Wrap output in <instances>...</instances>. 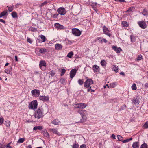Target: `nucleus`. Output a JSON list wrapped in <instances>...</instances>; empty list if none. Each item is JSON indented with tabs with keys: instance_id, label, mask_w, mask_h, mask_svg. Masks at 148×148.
<instances>
[{
	"instance_id": "nucleus-52",
	"label": "nucleus",
	"mask_w": 148,
	"mask_h": 148,
	"mask_svg": "<svg viewBox=\"0 0 148 148\" xmlns=\"http://www.w3.org/2000/svg\"><path fill=\"white\" fill-rule=\"evenodd\" d=\"M86 147L85 144H83L82 145L80 146V148H86Z\"/></svg>"
},
{
	"instance_id": "nucleus-38",
	"label": "nucleus",
	"mask_w": 148,
	"mask_h": 148,
	"mask_svg": "<svg viewBox=\"0 0 148 148\" xmlns=\"http://www.w3.org/2000/svg\"><path fill=\"white\" fill-rule=\"evenodd\" d=\"M11 15L14 18H15L17 17V13L15 12H13L11 14Z\"/></svg>"
},
{
	"instance_id": "nucleus-46",
	"label": "nucleus",
	"mask_w": 148,
	"mask_h": 148,
	"mask_svg": "<svg viewBox=\"0 0 148 148\" xmlns=\"http://www.w3.org/2000/svg\"><path fill=\"white\" fill-rule=\"evenodd\" d=\"M56 73V71L53 70L49 72L50 74L52 76H54Z\"/></svg>"
},
{
	"instance_id": "nucleus-19",
	"label": "nucleus",
	"mask_w": 148,
	"mask_h": 148,
	"mask_svg": "<svg viewBox=\"0 0 148 148\" xmlns=\"http://www.w3.org/2000/svg\"><path fill=\"white\" fill-rule=\"evenodd\" d=\"M55 47L56 49L57 50H61L62 48V45L61 44L58 43L55 45Z\"/></svg>"
},
{
	"instance_id": "nucleus-27",
	"label": "nucleus",
	"mask_w": 148,
	"mask_h": 148,
	"mask_svg": "<svg viewBox=\"0 0 148 148\" xmlns=\"http://www.w3.org/2000/svg\"><path fill=\"white\" fill-rule=\"evenodd\" d=\"M112 69L113 71H114L115 72L117 73L118 72V67L117 66L113 65L112 66Z\"/></svg>"
},
{
	"instance_id": "nucleus-18",
	"label": "nucleus",
	"mask_w": 148,
	"mask_h": 148,
	"mask_svg": "<svg viewBox=\"0 0 148 148\" xmlns=\"http://www.w3.org/2000/svg\"><path fill=\"white\" fill-rule=\"evenodd\" d=\"M54 26L55 27L58 29H63L64 28V27L63 25L58 23H56L54 25Z\"/></svg>"
},
{
	"instance_id": "nucleus-32",
	"label": "nucleus",
	"mask_w": 148,
	"mask_h": 148,
	"mask_svg": "<svg viewBox=\"0 0 148 148\" xmlns=\"http://www.w3.org/2000/svg\"><path fill=\"white\" fill-rule=\"evenodd\" d=\"M25 140L24 138H20L18 141L17 143H22L25 141Z\"/></svg>"
},
{
	"instance_id": "nucleus-51",
	"label": "nucleus",
	"mask_w": 148,
	"mask_h": 148,
	"mask_svg": "<svg viewBox=\"0 0 148 148\" xmlns=\"http://www.w3.org/2000/svg\"><path fill=\"white\" fill-rule=\"evenodd\" d=\"M4 121V119L3 118L1 117L0 118V125H1L3 123Z\"/></svg>"
},
{
	"instance_id": "nucleus-40",
	"label": "nucleus",
	"mask_w": 148,
	"mask_h": 148,
	"mask_svg": "<svg viewBox=\"0 0 148 148\" xmlns=\"http://www.w3.org/2000/svg\"><path fill=\"white\" fill-rule=\"evenodd\" d=\"M143 127L145 129L148 128V121H146L143 125Z\"/></svg>"
},
{
	"instance_id": "nucleus-62",
	"label": "nucleus",
	"mask_w": 148,
	"mask_h": 148,
	"mask_svg": "<svg viewBox=\"0 0 148 148\" xmlns=\"http://www.w3.org/2000/svg\"><path fill=\"white\" fill-rule=\"evenodd\" d=\"M133 103L135 105H136L137 106L139 104L138 102H133Z\"/></svg>"
},
{
	"instance_id": "nucleus-12",
	"label": "nucleus",
	"mask_w": 148,
	"mask_h": 148,
	"mask_svg": "<svg viewBox=\"0 0 148 148\" xmlns=\"http://www.w3.org/2000/svg\"><path fill=\"white\" fill-rule=\"evenodd\" d=\"M138 24L139 26L143 29H145L147 27V25L144 21H140L138 22Z\"/></svg>"
},
{
	"instance_id": "nucleus-11",
	"label": "nucleus",
	"mask_w": 148,
	"mask_h": 148,
	"mask_svg": "<svg viewBox=\"0 0 148 148\" xmlns=\"http://www.w3.org/2000/svg\"><path fill=\"white\" fill-rule=\"evenodd\" d=\"M78 112L80 114L82 117H86L87 115V112L84 110H79L78 111Z\"/></svg>"
},
{
	"instance_id": "nucleus-25",
	"label": "nucleus",
	"mask_w": 148,
	"mask_h": 148,
	"mask_svg": "<svg viewBox=\"0 0 148 148\" xmlns=\"http://www.w3.org/2000/svg\"><path fill=\"white\" fill-rule=\"evenodd\" d=\"M42 129L43 127L42 126H38L34 127L33 129V130H42Z\"/></svg>"
},
{
	"instance_id": "nucleus-24",
	"label": "nucleus",
	"mask_w": 148,
	"mask_h": 148,
	"mask_svg": "<svg viewBox=\"0 0 148 148\" xmlns=\"http://www.w3.org/2000/svg\"><path fill=\"white\" fill-rule=\"evenodd\" d=\"M4 72L7 74H9L10 75L12 74V72L11 71V68L9 69H6L5 70Z\"/></svg>"
},
{
	"instance_id": "nucleus-48",
	"label": "nucleus",
	"mask_w": 148,
	"mask_h": 148,
	"mask_svg": "<svg viewBox=\"0 0 148 148\" xmlns=\"http://www.w3.org/2000/svg\"><path fill=\"white\" fill-rule=\"evenodd\" d=\"M29 31H31L32 32H35L37 30L36 29L32 27H30L29 28Z\"/></svg>"
},
{
	"instance_id": "nucleus-10",
	"label": "nucleus",
	"mask_w": 148,
	"mask_h": 148,
	"mask_svg": "<svg viewBox=\"0 0 148 148\" xmlns=\"http://www.w3.org/2000/svg\"><path fill=\"white\" fill-rule=\"evenodd\" d=\"M77 70L75 69H73L71 70L70 72V77L72 79L75 75Z\"/></svg>"
},
{
	"instance_id": "nucleus-1",
	"label": "nucleus",
	"mask_w": 148,
	"mask_h": 148,
	"mask_svg": "<svg viewBox=\"0 0 148 148\" xmlns=\"http://www.w3.org/2000/svg\"><path fill=\"white\" fill-rule=\"evenodd\" d=\"M43 116L42 109L40 108L36 110L34 114V117L37 118L38 119L42 118Z\"/></svg>"
},
{
	"instance_id": "nucleus-39",
	"label": "nucleus",
	"mask_w": 148,
	"mask_h": 148,
	"mask_svg": "<svg viewBox=\"0 0 148 148\" xmlns=\"http://www.w3.org/2000/svg\"><path fill=\"white\" fill-rule=\"evenodd\" d=\"M66 70L64 69L63 68L62 69L61 74H60L61 76H62L66 72Z\"/></svg>"
},
{
	"instance_id": "nucleus-59",
	"label": "nucleus",
	"mask_w": 148,
	"mask_h": 148,
	"mask_svg": "<svg viewBox=\"0 0 148 148\" xmlns=\"http://www.w3.org/2000/svg\"><path fill=\"white\" fill-rule=\"evenodd\" d=\"M0 22H1L3 23L4 24L5 23V21L4 20L2 19H0Z\"/></svg>"
},
{
	"instance_id": "nucleus-33",
	"label": "nucleus",
	"mask_w": 148,
	"mask_h": 148,
	"mask_svg": "<svg viewBox=\"0 0 148 148\" xmlns=\"http://www.w3.org/2000/svg\"><path fill=\"white\" fill-rule=\"evenodd\" d=\"M122 25L123 26L127 27L128 26V24L125 21H123L122 23Z\"/></svg>"
},
{
	"instance_id": "nucleus-63",
	"label": "nucleus",
	"mask_w": 148,
	"mask_h": 148,
	"mask_svg": "<svg viewBox=\"0 0 148 148\" xmlns=\"http://www.w3.org/2000/svg\"><path fill=\"white\" fill-rule=\"evenodd\" d=\"M15 60L16 61H18V58H17V57L16 56H15Z\"/></svg>"
},
{
	"instance_id": "nucleus-14",
	"label": "nucleus",
	"mask_w": 148,
	"mask_h": 148,
	"mask_svg": "<svg viewBox=\"0 0 148 148\" xmlns=\"http://www.w3.org/2000/svg\"><path fill=\"white\" fill-rule=\"evenodd\" d=\"M112 48L117 53H120L122 50L121 48L117 47L115 46H112Z\"/></svg>"
},
{
	"instance_id": "nucleus-50",
	"label": "nucleus",
	"mask_w": 148,
	"mask_h": 148,
	"mask_svg": "<svg viewBox=\"0 0 148 148\" xmlns=\"http://www.w3.org/2000/svg\"><path fill=\"white\" fill-rule=\"evenodd\" d=\"M102 42H104L105 43H106L107 42V40L105 38H102L100 40V42L102 43Z\"/></svg>"
},
{
	"instance_id": "nucleus-60",
	"label": "nucleus",
	"mask_w": 148,
	"mask_h": 148,
	"mask_svg": "<svg viewBox=\"0 0 148 148\" xmlns=\"http://www.w3.org/2000/svg\"><path fill=\"white\" fill-rule=\"evenodd\" d=\"M145 87L146 88L148 87V82H147L145 84Z\"/></svg>"
},
{
	"instance_id": "nucleus-9",
	"label": "nucleus",
	"mask_w": 148,
	"mask_h": 148,
	"mask_svg": "<svg viewBox=\"0 0 148 148\" xmlns=\"http://www.w3.org/2000/svg\"><path fill=\"white\" fill-rule=\"evenodd\" d=\"M103 33L104 34L108 36L109 37H110L111 36V34L110 33V31L106 26H103Z\"/></svg>"
},
{
	"instance_id": "nucleus-26",
	"label": "nucleus",
	"mask_w": 148,
	"mask_h": 148,
	"mask_svg": "<svg viewBox=\"0 0 148 148\" xmlns=\"http://www.w3.org/2000/svg\"><path fill=\"white\" fill-rule=\"evenodd\" d=\"M100 64L103 67H105L106 66L107 63L105 60H103L101 61Z\"/></svg>"
},
{
	"instance_id": "nucleus-58",
	"label": "nucleus",
	"mask_w": 148,
	"mask_h": 148,
	"mask_svg": "<svg viewBox=\"0 0 148 148\" xmlns=\"http://www.w3.org/2000/svg\"><path fill=\"white\" fill-rule=\"evenodd\" d=\"M10 144L9 143L7 145L6 148H12L11 146L10 145Z\"/></svg>"
},
{
	"instance_id": "nucleus-44",
	"label": "nucleus",
	"mask_w": 148,
	"mask_h": 148,
	"mask_svg": "<svg viewBox=\"0 0 148 148\" xmlns=\"http://www.w3.org/2000/svg\"><path fill=\"white\" fill-rule=\"evenodd\" d=\"M13 6L10 7H8V6H7L8 11L9 12H12L13 10Z\"/></svg>"
},
{
	"instance_id": "nucleus-45",
	"label": "nucleus",
	"mask_w": 148,
	"mask_h": 148,
	"mask_svg": "<svg viewBox=\"0 0 148 148\" xmlns=\"http://www.w3.org/2000/svg\"><path fill=\"white\" fill-rule=\"evenodd\" d=\"M48 3V2L47 1H45L43 3L40 4V7L44 6V5H46Z\"/></svg>"
},
{
	"instance_id": "nucleus-43",
	"label": "nucleus",
	"mask_w": 148,
	"mask_h": 148,
	"mask_svg": "<svg viewBox=\"0 0 148 148\" xmlns=\"http://www.w3.org/2000/svg\"><path fill=\"white\" fill-rule=\"evenodd\" d=\"M117 137L119 141H122H122H123V138L120 135H118L117 136Z\"/></svg>"
},
{
	"instance_id": "nucleus-22",
	"label": "nucleus",
	"mask_w": 148,
	"mask_h": 148,
	"mask_svg": "<svg viewBox=\"0 0 148 148\" xmlns=\"http://www.w3.org/2000/svg\"><path fill=\"white\" fill-rule=\"evenodd\" d=\"M42 133L46 137L49 138V133L46 130H44L42 131Z\"/></svg>"
},
{
	"instance_id": "nucleus-23",
	"label": "nucleus",
	"mask_w": 148,
	"mask_h": 148,
	"mask_svg": "<svg viewBox=\"0 0 148 148\" xmlns=\"http://www.w3.org/2000/svg\"><path fill=\"white\" fill-rule=\"evenodd\" d=\"M51 123L52 124L56 125H59L60 123V121L58 119H55L54 120H53Z\"/></svg>"
},
{
	"instance_id": "nucleus-30",
	"label": "nucleus",
	"mask_w": 148,
	"mask_h": 148,
	"mask_svg": "<svg viewBox=\"0 0 148 148\" xmlns=\"http://www.w3.org/2000/svg\"><path fill=\"white\" fill-rule=\"evenodd\" d=\"M39 51L41 53H43L47 52V50L45 48H42L40 49Z\"/></svg>"
},
{
	"instance_id": "nucleus-4",
	"label": "nucleus",
	"mask_w": 148,
	"mask_h": 148,
	"mask_svg": "<svg viewBox=\"0 0 148 148\" xmlns=\"http://www.w3.org/2000/svg\"><path fill=\"white\" fill-rule=\"evenodd\" d=\"M39 66L42 70H45L46 69V66L45 62L44 60L40 61L39 62Z\"/></svg>"
},
{
	"instance_id": "nucleus-34",
	"label": "nucleus",
	"mask_w": 148,
	"mask_h": 148,
	"mask_svg": "<svg viewBox=\"0 0 148 148\" xmlns=\"http://www.w3.org/2000/svg\"><path fill=\"white\" fill-rule=\"evenodd\" d=\"M131 88L133 90H136L137 89L136 84L135 83H133L131 86Z\"/></svg>"
},
{
	"instance_id": "nucleus-64",
	"label": "nucleus",
	"mask_w": 148,
	"mask_h": 148,
	"mask_svg": "<svg viewBox=\"0 0 148 148\" xmlns=\"http://www.w3.org/2000/svg\"><path fill=\"white\" fill-rule=\"evenodd\" d=\"M27 148H32L31 145H29L27 147Z\"/></svg>"
},
{
	"instance_id": "nucleus-49",
	"label": "nucleus",
	"mask_w": 148,
	"mask_h": 148,
	"mask_svg": "<svg viewBox=\"0 0 148 148\" xmlns=\"http://www.w3.org/2000/svg\"><path fill=\"white\" fill-rule=\"evenodd\" d=\"M78 82L80 85H82L84 82L83 81V80L79 79L78 80Z\"/></svg>"
},
{
	"instance_id": "nucleus-15",
	"label": "nucleus",
	"mask_w": 148,
	"mask_h": 148,
	"mask_svg": "<svg viewBox=\"0 0 148 148\" xmlns=\"http://www.w3.org/2000/svg\"><path fill=\"white\" fill-rule=\"evenodd\" d=\"M39 99L43 101H47L49 100V97L45 96H41L39 97Z\"/></svg>"
},
{
	"instance_id": "nucleus-54",
	"label": "nucleus",
	"mask_w": 148,
	"mask_h": 148,
	"mask_svg": "<svg viewBox=\"0 0 148 148\" xmlns=\"http://www.w3.org/2000/svg\"><path fill=\"white\" fill-rule=\"evenodd\" d=\"M116 1L119 2L121 3L126 2L125 0H115Z\"/></svg>"
},
{
	"instance_id": "nucleus-42",
	"label": "nucleus",
	"mask_w": 148,
	"mask_h": 148,
	"mask_svg": "<svg viewBox=\"0 0 148 148\" xmlns=\"http://www.w3.org/2000/svg\"><path fill=\"white\" fill-rule=\"evenodd\" d=\"M143 58V57L142 55L140 54L138 56L137 60V61H140Z\"/></svg>"
},
{
	"instance_id": "nucleus-13",
	"label": "nucleus",
	"mask_w": 148,
	"mask_h": 148,
	"mask_svg": "<svg viewBox=\"0 0 148 148\" xmlns=\"http://www.w3.org/2000/svg\"><path fill=\"white\" fill-rule=\"evenodd\" d=\"M46 40L45 37L43 35H41L40 36V37L38 38V40L40 43H42L45 42Z\"/></svg>"
},
{
	"instance_id": "nucleus-16",
	"label": "nucleus",
	"mask_w": 148,
	"mask_h": 148,
	"mask_svg": "<svg viewBox=\"0 0 148 148\" xmlns=\"http://www.w3.org/2000/svg\"><path fill=\"white\" fill-rule=\"evenodd\" d=\"M93 69L94 72H99L100 70L99 67L97 65H94L93 66Z\"/></svg>"
},
{
	"instance_id": "nucleus-61",
	"label": "nucleus",
	"mask_w": 148,
	"mask_h": 148,
	"mask_svg": "<svg viewBox=\"0 0 148 148\" xmlns=\"http://www.w3.org/2000/svg\"><path fill=\"white\" fill-rule=\"evenodd\" d=\"M112 137L114 139H115V136L114 134H112Z\"/></svg>"
},
{
	"instance_id": "nucleus-6",
	"label": "nucleus",
	"mask_w": 148,
	"mask_h": 148,
	"mask_svg": "<svg viewBox=\"0 0 148 148\" xmlns=\"http://www.w3.org/2000/svg\"><path fill=\"white\" fill-rule=\"evenodd\" d=\"M31 93L33 97H38L40 94V91L39 90L34 89L31 91Z\"/></svg>"
},
{
	"instance_id": "nucleus-36",
	"label": "nucleus",
	"mask_w": 148,
	"mask_h": 148,
	"mask_svg": "<svg viewBox=\"0 0 148 148\" xmlns=\"http://www.w3.org/2000/svg\"><path fill=\"white\" fill-rule=\"evenodd\" d=\"M5 125L7 127H9L10 125V123L9 121L7 120L5 121Z\"/></svg>"
},
{
	"instance_id": "nucleus-41",
	"label": "nucleus",
	"mask_w": 148,
	"mask_h": 148,
	"mask_svg": "<svg viewBox=\"0 0 148 148\" xmlns=\"http://www.w3.org/2000/svg\"><path fill=\"white\" fill-rule=\"evenodd\" d=\"M79 145L77 143H75L73 144L72 148H78Z\"/></svg>"
},
{
	"instance_id": "nucleus-47",
	"label": "nucleus",
	"mask_w": 148,
	"mask_h": 148,
	"mask_svg": "<svg viewBox=\"0 0 148 148\" xmlns=\"http://www.w3.org/2000/svg\"><path fill=\"white\" fill-rule=\"evenodd\" d=\"M116 85V84L115 83H113L110 84V87L112 88H114Z\"/></svg>"
},
{
	"instance_id": "nucleus-7",
	"label": "nucleus",
	"mask_w": 148,
	"mask_h": 148,
	"mask_svg": "<svg viewBox=\"0 0 148 148\" xmlns=\"http://www.w3.org/2000/svg\"><path fill=\"white\" fill-rule=\"evenodd\" d=\"M72 30L73 34L76 36H79L81 34V32L78 29L73 28Z\"/></svg>"
},
{
	"instance_id": "nucleus-55",
	"label": "nucleus",
	"mask_w": 148,
	"mask_h": 148,
	"mask_svg": "<svg viewBox=\"0 0 148 148\" xmlns=\"http://www.w3.org/2000/svg\"><path fill=\"white\" fill-rule=\"evenodd\" d=\"M129 141V139H127L125 140L122 141V142L124 143H126Z\"/></svg>"
},
{
	"instance_id": "nucleus-21",
	"label": "nucleus",
	"mask_w": 148,
	"mask_h": 148,
	"mask_svg": "<svg viewBox=\"0 0 148 148\" xmlns=\"http://www.w3.org/2000/svg\"><path fill=\"white\" fill-rule=\"evenodd\" d=\"M140 96H137L133 98V102H139L141 100Z\"/></svg>"
},
{
	"instance_id": "nucleus-20",
	"label": "nucleus",
	"mask_w": 148,
	"mask_h": 148,
	"mask_svg": "<svg viewBox=\"0 0 148 148\" xmlns=\"http://www.w3.org/2000/svg\"><path fill=\"white\" fill-rule=\"evenodd\" d=\"M139 143L138 142H135L133 143L132 147L133 148H139Z\"/></svg>"
},
{
	"instance_id": "nucleus-17",
	"label": "nucleus",
	"mask_w": 148,
	"mask_h": 148,
	"mask_svg": "<svg viewBox=\"0 0 148 148\" xmlns=\"http://www.w3.org/2000/svg\"><path fill=\"white\" fill-rule=\"evenodd\" d=\"M49 130L50 132H52L54 134H56L58 135H60V134L59 133V132H58L57 129H49Z\"/></svg>"
},
{
	"instance_id": "nucleus-5",
	"label": "nucleus",
	"mask_w": 148,
	"mask_h": 148,
	"mask_svg": "<svg viewBox=\"0 0 148 148\" xmlns=\"http://www.w3.org/2000/svg\"><path fill=\"white\" fill-rule=\"evenodd\" d=\"M57 11L59 14L61 15H64L66 13V11L65 9L62 7H60L58 8Z\"/></svg>"
},
{
	"instance_id": "nucleus-53",
	"label": "nucleus",
	"mask_w": 148,
	"mask_h": 148,
	"mask_svg": "<svg viewBox=\"0 0 148 148\" xmlns=\"http://www.w3.org/2000/svg\"><path fill=\"white\" fill-rule=\"evenodd\" d=\"M27 41L29 42V43H32V40H31V39H30V38H27Z\"/></svg>"
},
{
	"instance_id": "nucleus-56",
	"label": "nucleus",
	"mask_w": 148,
	"mask_h": 148,
	"mask_svg": "<svg viewBox=\"0 0 148 148\" xmlns=\"http://www.w3.org/2000/svg\"><path fill=\"white\" fill-rule=\"evenodd\" d=\"M58 14H54V15H53V18H57V16H58Z\"/></svg>"
},
{
	"instance_id": "nucleus-29",
	"label": "nucleus",
	"mask_w": 148,
	"mask_h": 148,
	"mask_svg": "<svg viewBox=\"0 0 148 148\" xmlns=\"http://www.w3.org/2000/svg\"><path fill=\"white\" fill-rule=\"evenodd\" d=\"M7 12H8L7 10H4L2 12H1L0 14V18H1L2 17L5 15L7 13Z\"/></svg>"
},
{
	"instance_id": "nucleus-2",
	"label": "nucleus",
	"mask_w": 148,
	"mask_h": 148,
	"mask_svg": "<svg viewBox=\"0 0 148 148\" xmlns=\"http://www.w3.org/2000/svg\"><path fill=\"white\" fill-rule=\"evenodd\" d=\"M73 106L75 108H84L87 106L86 104L77 102H75Z\"/></svg>"
},
{
	"instance_id": "nucleus-31",
	"label": "nucleus",
	"mask_w": 148,
	"mask_h": 148,
	"mask_svg": "<svg viewBox=\"0 0 148 148\" xmlns=\"http://www.w3.org/2000/svg\"><path fill=\"white\" fill-rule=\"evenodd\" d=\"M74 55L72 51H71L69 52L67 54V57L69 58H72V56Z\"/></svg>"
},
{
	"instance_id": "nucleus-37",
	"label": "nucleus",
	"mask_w": 148,
	"mask_h": 148,
	"mask_svg": "<svg viewBox=\"0 0 148 148\" xmlns=\"http://www.w3.org/2000/svg\"><path fill=\"white\" fill-rule=\"evenodd\" d=\"M147 146H148L147 144L146 143H144L141 145L140 148H148Z\"/></svg>"
},
{
	"instance_id": "nucleus-3",
	"label": "nucleus",
	"mask_w": 148,
	"mask_h": 148,
	"mask_svg": "<svg viewBox=\"0 0 148 148\" xmlns=\"http://www.w3.org/2000/svg\"><path fill=\"white\" fill-rule=\"evenodd\" d=\"M93 83V80L91 79H87L84 82V87L86 88L89 87L90 85Z\"/></svg>"
},
{
	"instance_id": "nucleus-57",
	"label": "nucleus",
	"mask_w": 148,
	"mask_h": 148,
	"mask_svg": "<svg viewBox=\"0 0 148 148\" xmlns=\"http://www.w3.org/2000/svg\"><path fill=\"white\" fill-rule=\"evenodd\" d=\"M132 11V8H130L128 10H127L126 12H129Z\"/></svg>"
},
{
	"instance_id": "nucleus-8",
	"label": "nucleus",
	"mask_w": 148,
	"mask_h": 148,
	"mask_svg": "<svg viewBox=\"0 0 148 148\" xmlns=\"http://www.w3.org/2000/svg\"><path fill=\"white\" fill-rule=\"evenodd\" d=\"M37 102H30L28 107L29 109H34L37 108Z\"/></svg>"
},
{
	"instance_id": "nucleus-28",
	"label": "nucleus",
	"mask_w": 148,
	"mask_h": 148,
	"mask_svg": "<svg viewBox=\"0 0 148 148\" xmlns=\"http://www.w3.org/2000/svg\"><path fill=\"white\" fill-rule=\"evenodd\" d=\"M131 40L132 42H135L136 40V37L135 36L131 35L130 36Z\"/></svg>"
},
{
	"instance_id": "nucleus-35",
	"label": "nucleus",
	"mask_w": 148,
	"mask_h": 148,
	"mask_svg": "<svg viewBox=\"0 0 148 148\" xmlns=\"http://www.w3.org/2000/svg\"><path fill=\"white\" fill-rule=\"evenodd\" d=\"M82 118L79 121L80 123H82L86 121L87 117H82Z\"/></svg>"
}]
</instances>
